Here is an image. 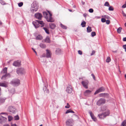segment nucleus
Wrapping results in <instances>:
<instances>
[{
    "instance_id": "nucleus-1",
    "label": "nucleus",
    "mask_w": 126,
    "mask_h": 126,
    "mask_svg": "<svg viewBox=\"0 0 126 126\" xmlns=\"http://www.w3.org/2000/svg\"><path fill=\"white\" fill-rule=\"evenodd\" d=\"M43 13L44 16L47 19L48 22H53L54 21V20L51 17L52 14L50 12H44Z\"/></svg>"
},
{
    "instance_id": "nucleus-2",
    "label": "nucleus",
    "mask_w": 126,
    "mask_h": 126,
    "mask_svg": "<svg viewBox=\"0 0 126 126\" xmlns=\"http://www.w3.org/2000/svg\"><path fill=\"white\" fill-rule=\"evenodd\" d=\"M2 114H4L6 116L7 115V113H6L3 112L0 114V123L1 124L5 123L7 120L6 117L1 115Z\"/></svg>"
},
{
    "instance_id": "nucleus-3",
    "label": "nucleus",
    "mask_w": 126,
    "mask_h": 126,
    "mask_svg": "<svg viewBox=\"0 0 126 126\" xmlns=\"http://www.w3.org/2000/svg\"><path fill=\"white\" fill-rule=\"evenodd\" d=\"M110 113L109 110H107L105 112L102 113L101 114L98 115V116L99 118L101 119H103L106 116H108Z\"/></svg>"
},
{
    "instance_id": "nucleus-4",
    "label": "nucleus",
    "mask_w": 126,
    "mask_h": 126,
    "mask_svg": "<svg viewBox=\"0 0 126 126\" xmlns=\"http://www.w3.org/2000/svg\"><path fill=\"white\" fill-rule=\"evenodd\" d=\"M32 7L31 11L32 12H35L38 9V6L37 3L34 2L32 5Z\"/></svg>"
},
{
    "instance_id": "nucleus-5",
    "label": "nucleus",
    "mask_w": 126,
    "mask_h": 126,
    "mask_svg": "<svg viewBox=\"0 0 126 126\" xmlns=\"http://www.w3.org/2000/svg\"><path fill=\"white\" fill-rule=\"evenodd\" d=\"M18 75H23L25 74V71L23 68H18L16 71Z\"/></svg>"
},
{
    "instance_id": "nucleus-6",
    "label": "nucleus",
    "mask_w": 126,
    "mask_h": 126,
    "mask_svg": "<svg viewBox=\"0 0 126 126\" xmlns=\"http://www.w3.org/2000/svg\"><path fill=\"white\" fill-rule=\"evenodd\" d=\"M13 85L16 86H18L20 84L19 80L17 79L13 80L11 82Z\"/></svg>"
},
{
    "instance_id": "nucleus-7",
    "label": "nucleus",
    "mask_w": 126,
    "mask_h": 126,
    "mask_svg": "<svg viewBox=\"0 0 126 126\" xmlns=\"http://www.w3.org/2000/svg\"><path fill=\"white\" fill-rule=\"evenodd\" d=\"M66 123L68 126H72L73 124V121L72 119H69L66 121Z\"/></svg>"
},
{
    "instance_id": "nucleus-8",
    "label": "nucleus",
    "mask_w": 126,
    "mask_h": 126,
    "mask_svg": "<svg viewBox=\"0 0 126 126\" xmlns=\"http://www.w3.org/2000/svg\"><path fill=\"white\" fill-rule=\"evenodd\" d=\"M105 99L102 98H101L99 100L97 103V105L98 106H100L101 105L105 103Z\"/></svg>"
},
{
    "instance_id": "nucleus-9",
    "label": "nucleus",
    "mask_w": 126,
    "mask_h": 126,
    "mask_svg": "<svg viewBox=\"0 0 126 126\" xmlns=\"http://www.w3.org/2000/svg\"><path fill=\"white\" fill-rule=\"evenodd\" d=\"M8 110L11 113H14L16 112L15 108L13 107L10 106L9 107Z\"/></svg>"
},
{
    "instance_id": "nucleus-10",
    "label": "nucleus",
    "mask_w": 126,
    "mask_h": 126,
    "mask_svg": "<svg viewBox=\"0 0 126 126\" xmlns=\"http://www.w3.org/2000/svg\"><path fill=\"white\" fill-rule=\"evenodd\" d=\"M88 81L87 80L83 81L81 82L82 84L86 89L88 88Z\"/></svg>"
},
{
    "instance_id": "nucleus-11",
    "label": "nucleus",
    "mask_w": 126,
    "mask_h": 126,
    "mask_svg": "<svg viewBox=\"0 0 126 126\" xmlns=\"http://www.w3.org/2000/svg\"><path fill=\"white\" fill-rule=\"evenodd\" d=\"M105 90V89L104 87H101L95 91L94 93V94L95 95L100 92H102L104 91Z\"/></svg>"
},
{
    "instance_id": "nucleus-12",
    "label": "nucleus",
    "mask_w": 126,
    "mask_h": 126,
    "mask_svg": "<svg viewBox=\"0 0 126 126\" xmlns=\"http://www.w3.org/2000/svg\"><path fill=\"white\" fill-rule=\"evenodd\" d=\"M72 89L71 85H69L67 87L66 91L68 93H71L72 92Z\"/></svg>"
},
{
    "instance_id": "nucleus-13",
    "label": "nucleus",
    "mask_w": 126,
    "mask_h": 126,
    "mask_svg": "<svg viewBox=\"0 0 126 126\" xmlns=\"http://www.w3.org/2000/svg\"><path fill=\"white\" fill-rule=\"evenodd\" d=\"M89 113L90 114L92 119L94 121H97V119L94 116L93 113L92 111H89Z\"/></svg>"
},
{
    "instance_id": "nucleus-14",
    "label": "nucleus",
    "mask_w": 126,
    "mask_h": 126,
    "mask_svg": "<svg viewBox=\"0 0 126 126\" xmlns=\"http://www.w3.org/2000/svg\"><path fill=\"white\" fill-rule=\"evenodd\" d=\"M32 24L36 28H37L39 27V24L37 20H36V21H33Z\"/></svg>"
},
{
    "instance_id": "nucleus-15",
    "label": "nucleus",
    "mask_w": 126,
    "mask_h": 126,
    "mask_svg": "<svg viewBox=\"0 0 126 126\" xmlns=\"http://www.w3.org/2000/svg\"><path fill=\"white\" fill-rule=\"evenodd\" d=\"M46 57L47 58H50L51 56V53L50 50L47 49Z\"/></svg>"
},
{
    "instance_id": "nucleus-16",
    "label": "nucleus",
    "mask_w": 126,
    "mask_h": 126,
    "mask_svg": "<svg viewBox=\"0 0 126 126\" xmlns=\"http://www.w3.org/2000/svg\"><path fill=\"white\" fill-rule=\"evenodd\" d=\"M8 83L5 81L4 82L0 83V86L6 87H8Z\"/></svg>"
},
{
    "instance_id": "nucleus-17",
    "label": "nucleus",
    "mask_w": 126,
    "mask_h": 126,
    "mask_svg": "<svg viewBox=\"0 0 126 126\" xmlns=\"http://www.w3.org/2000/svg\"><path fill=\"white\" fill-rule=\"evenodd\" d=\"M35 16L36 18L40 20L41 19L42 16V15L40 13H39L35 14Z\"/></svg>"
},
{
    "instance_id": "nucleus-18",
    "label": "nucleus",
    "mask_w": 126,
    "mask_h": 126,
    "mask_svg": "<svg viewBox=\"0 0 126 126\" xmlns=\"http://www.w3.org/2000/svg\"><path fill=\"white\" fill-rule=\"evenodd\" d=\"M20 61H17L14 62L13 65L15 66H19L20 65Z\"/></svg>"
},
{
    "instance_id": "nucleus-19",
    "label": "nucleus",
    "mask_w": 126,
    "mask_h": 126,
    "mask_svg": "<svg viewBox=\"0 0 126 126\" xmlns=\"http://www.w3.org/2000/svg\"><path fill=\"white\" fill-rule=\"evenodd\" d=\"M91 92V91L89 90H86L84 92V95L85 96H88L89 95Z\"/></svg>"
},
{
    "instance_id": "nucleus-20",
    "label": "nucleus",
    "mask_w": 126,
    "mask_h": 126,
    "mask_svg": "<svg viewBox=\"0 0 126 126\" xmlns=\"http://www.w3.org/2000/svg\"><path fill=\"white\" fill-rule=\"evenodd\" d=\"M49 25L50 28L51 29H54L56 27L54 23H50Z\"/></svg>"
},
{
    "instance_id": "nucleus-21",
    "label": "nucleus",
    "mask_w": 126,
    "mask_h": 126,
    "mask_svg": "<svg viewBox=\"0 0 126 126\" xmlns=\"http://www.w3.org/2000/svg\"><path fill=\"white\" fill-rule=\"evenodd\" d=\"M39 46L41 48H45L46 47V45L43 43H40L39 44Z\"/></svg>"
},
{
    "instance_id": "nucleus-22",
    "label": "nucleus",
    "mask_w": 126,
    "mask_h": 126,
    "mask_svg": "<svg viewBox=\"0 0 126 126\" xmlns=\"http://www.w3.org/2000/svg\"><path fill=\"white\" fill-rule=\"evenodd\" d=\"M45 41L46 43H50V39L49 38L48 36H47L45 39Z\"/></svg>"
},
{
    "instance_id": "nucleus-23",
    "label": "nucleus",
    "mask_w": 126,
    "mask_h": 126,
    "mask_svg": "<svg viewBox=\"0 0 126 126\" xmlns=\"http://www.w3.org/2000/svg\"><path fill=\"white\" fill-rule=\"evenodd\" d=\"M42 39V36L40 35H37L36 38V39L37 40H41Z\"/></svg>"
},
{
    "instance_id": "nucleus-24",
    "label": "nucleus",
    "mask_w": 126,
    "mask_h": 126,
    "mask_svg": "<svg viewBox=\"0 0 126 126\" xmlns=\"http://www.w3.org/2000/svg\"><path fill=\"white\" fill-rule=\"evenodd\" d=\"M56 52L57 54H60L61 53V51L60 49L58 48L56 49Z\"/></svg>"
},
{
    "instance_id": "nucleus-25",
    "label": "nucleus",
    "mask_w": 126,
    "mask_h": 126,
    "mask_svg": "<svg viewBox=\"0 0 126 126\" xmlns=\"http://www.w3.org/2000/svg\"><path fill=\"white\" fill-rule=\"evenodd\" d=\"M87 32H91L92 31L91 28V27H89V26L87 28Z\"/></svg>"
},
{
    "instance_id": "nucleus-26",
    "label": "nucleus",
    "mask_w": 126,
    "mask_h": 126,
    "mask_svg": "<svg viewBox=\"0 0 126 126\" xmlns=\"http://www.w3.org/2000/svg\"><path fill=\"white\" fill-rule=\"evenodd\" d=\"M37 21L39 22V24L42 25V26H41L42 27L44 26V23L43 21L38 20H37Z\"/></svg>"
},
{
    "instance_id": "nucleus-27",
    "label": "nucleus",
    "mask_w": 126,
    "mask_h": 126,
    "mask_svg": "<svg viewBox=\"0 0 126 126\" xmlns=\"http://www.w3.org/2000/svg\"><path fill=\"white\" fill-rule=\"evenodd\" d=\"M86 22L84 21H83L81 23V25L82 27H84L85 26Z\"/></svg>"
},
{
    "instance_id": "nucleus-28",
    "label": "nucleus",
    "mask_w": 126,
    "mask_h": 126,
    "mask_svg": "<svg viewBox=\"0 0 126 126\" xmlns=\"http://www.w3.org/2000/svg\"><path fill=\"white\" fill-rule=\"evenodd\" d=\"M43 28L47 33L48 34H49V31L45 27H43Z\"/></svg>"
},
{
    "instance_id": "nucleus-29",
    "label": "nucleus",
    "mask_w": 126,
    "mask_h": 126,
    "mask_svg": "<svg viewBox=\"0 0 126 126\" xmlns=\"http://www.w3.org/2000/svg\"><path fill=\"white\" fill-rule=\"evenodd\" d=\"M122 29V28L121 27H119L117 30V32L119 33H120Z\"/></svg>"
},
{
    "instance_id": "nucleus-30",
    "label": "nucleus",
    "mask_w": 126,
    "mask_h": 126,
    "mask_svg": "<svg viewBox=\"0 0 126 126\" xmlns=\"http://www.w3.org/2000/svg\"><path fill=\"white\" fill-rule=\"evenodd\" d=\"M6 99L4 98H0V103H3Z\"/></svg>"
},
{
    "instance_id": "nucleus-31",
    "label": "nucleus",
    "mask_w": 126,
    "mask_h": 126,
    "mask_svg": "<svg viewBox=\"0 0 126 126\" xmlns=\"http://www.w3.org/2000/svg\"><path fill=\"white\" fill-rule=\"evenodd\" d=\"M7 68L6 67L4 68L3 70V72L4 73L6 74L7 72Z\"/></svg>"
},
{
    "instance_id": "nucleus-32",
    "label": "nucleus",
    "mask_w": 126,
    "mask_h": 126,
    "mask_svg": "<svg viewBox=\"0 0 126 126\" xmlns=\"http://www.w3.org/2000/svg\"><path fill=\"white\" fill-rule=\"evenodd\" d=\"M104 6L108 7H109L110 5L108 2L107 1L104 4Z\"/></svg>"
},
{
    "instance_id": "nucleus-33",
    "label": "nucleus",
    "mask_w": 126,
    "mask_h": 126,
    "mask_svg": "<svg viewBox=\"0 0 126 126\" xmlns=\"http://www.w3.org/2000/svg\"><path fill=\"white\" fill-rule=\"evenodd\" d=\"M15 120H19V117L18 115H17L14 116Z\"/></svg>"
},
{
    "instance_id": "nucleus-34",
    "label": "nucleus",
    "mask_w": 126,
    "mask_h": 126,
    "mask_svg": "<svg viewBox=\"0 0 126 126\" xmlns=\"http://www.w3.org/2000/svg\"><path fill=\"white\" fill-rule=\"evenodd\" d=\"M13 117L12 116H9L8 117V120L9 121H10L13 119Z\"/></svg>"
},
{
    "instance_id": "nucleus-35",
    "label": "nucleus",
    "mask_w": 126,
    "mask_h": 126,
    "mask_svg": "<svg viewBox=\"0 0 126 126\" xmlns=\"http://www.w3.org/2000/svg\"><path fill=\"white\" fill-rule=\"evenodd\" d=\"M110 61V58L109 57H108L106 60V62L107 63H109Z\"/></svg>"
},
{
    "instance_id": "nucleus-36",
    "label": "nucleus",
    "mask_w": 126,
    "mask_h": 126,
    "mask_svg": "<svg viewBox=\"0 0 126 126\" xmlns=\"http://www.w3.org/2000/svg\"><path fill=\"white\" fill-rule=\"evenodd\" d=\"M61 26L62 28L63 29H66L67 27L64 25H63L62 24H61Z\"/></svg>"
},
{
    "instance_id": "nucleus-37",
    "label": "nucleus",
    "mask_w": 126,
    "mask_h": 126,
    "mask_svg": "<svg viewBox=\"0 0 126 126\" xmlns=\"http://www.w3.org/2000/svg\"><path fill=\"white\" fill-rule=\"evenodd\" d=\"M109 7V11H112L114 9L112 6H110Z\"/></svg>"
},
{
    "instance_id": "nucleus-38",
    "label": "nucleus",
    "mask_w": 126,
    "mask_h": 126,
    "mask_svg": "<svg viewBox=\"0 0 126 126\" xmlns=\"http://www.w3.org/2000/svg\"><path fill=\"white\" fill-rule=\"evenodd\" d=\"M102 17L108 19H109L110 18V17L107 15H104V16H102Z\"/></svg>"
},
{
    "instance_id": "nucleus-39",
    "label": "nucleus",
    "mask_w": 126,
    "mask_h": 126,
    "mask_svg": "<svg viewBox=\"0 0 126 126\" xmlns=\"http://www.w3.org/2000/svg\"><path fill=\"white\" fill-rule=\"evenodd\" d=\"M107 94H99V96L100 97H104L105 95H107Z\"/></svg>"
},
{
    "instance_id": "nucleus-40",
    "label": "nucleus",
    "mask_w": 126,
    "mask_h": 126,
    "mask_svg": "<svg viewBox=\"0 0 126 126\" xmlns=\"http://www.w3.org/2000/svg\"><path fill=\"white\" fill-rule=\"evenodd\" d=\"M126 124V120H125L122 123V125L123 126H124Z\"/></svg>"
},
{
    "instance_id": "nucleus-41",
    "label": "nucleus",
    "mask_w": 126,
    "mask_h": 126,
    "mask_svg": "<svg viewBox=\"0 0 126 126\" xmlns=\"http://www.w3.org/2000/svg\"><path fill=\"white\" fill-rule=\"evenodd\" d=\"M96 35V33L95 32H92L91 33V35L92 36L94 37Z\"/></svg>"
},
{
    "instance_id": "nucleus-42",
    "label": "nucleus",
    "mask_w": 126,
    "mask_h": 126,
    "mask_svg": "<svg viewBox=\"0 0 126 126\" xmlns=\"http://www.w3.org/2000/svg\"><path fill=\"white\" fill-rule=\"evenodd\" d=\"M0 2L2 5H4L5 4V2L3 0H0Z\"/></svg>"
},
{
    "instance_id": "nucleus-43",
    "label": "nucleus",
    "mask_w": 126,
    "mask_h": 126,
    "mask_svg": "<svg viewBox=\"0 0 126 126\" xmlns=\"http://www.w3.org/2000/svg\"><path fill=\"white\" fill-rule=\"evenodd\" d=\"M6 75L3 76L1 78V79L5 80L6 79Z\"/></svg>"
},
{
    "instance_id": "nucleus-44",
    "label": "nucleus",
    "mask_w": 126,
    "mask_h": 126,
    "mask_svg": "<svg viewBox=\"0 0 126 126\" xmlns=\"http://www.w3.org/2000/svg\"><path fill=\"white\" fill-rule=\"evenodd\" d=\"M23 5V3L22 2H20L18 3V5L19 7H21Z\"/></svg>"
},
{
    "instance_id": "nucleus-45",
    "label": "nucleus",
    "mask_w": 126,
    "mask_h": 126,
    "mask_svg": "<svg viewBox=\"0 0 126 126\" xmlns=\"http://www.w3.org/2000/svg\"><path fill=\"white\" fill-rule=\"evenodd\" d=\"M101 21L102 22L104 23L106 22V20L105 18H102L101 19Z\"/></svg>"
},
{
    "instance_id": "nucleus-46",
    "label": "nucleus",
    "mask_w": 126,
    "mask_h": 126,
    "mask_svg": "<svg viewBox=\"0 0 126 126\" xmlns=\"http://www.w3.org/2000/svg\"><path fill=\"white\" fill-rule=\"evenodd\" d=\"M70 107V105L68 103H67V105L65 106V107L67 108H69Z\"/></svg>"
},
{
    "instance_id": "nucleus-47",
    "label": "nucleus",
    "mask_w": 126,
    "mask_h": 126,
    "mask_svg": "<svg viewBox=\"0 0 126 126\" xmlns=\"http://www.w3.org/2000/svg\"><path fill=\"white\" fill-rule=\"evenodd\" d=\"M89 12L91 13H92L94 11L92 9H90L89 10Z\"/></svg>"
},
{
    "instance_id": "nucleus-48",
    "label": "nucleus",
    "mask_w": 126,
    "mask_h": 126,
    "mask_svg": "<svg viewBox=\"0 0 126 126\" xmlns=\"http://www.w3.org/2000/svg\"><path fill=\"white\" fill-rule=\"evenodd\" d=\"M106 22V23L107 24H109L110 23V21L109 20H107Z\"/></svg>"
},
{
    "instance_id": "nucleus-49",
    "label": "nucleus",
    "mask_w": 126,
    "mask_h": 126,
    "mask_svg": "<svg viewBox=\"0 0 126 126\" xmlns=\"http://www.w3.org/2000/svg\"><path fill=\"white\" fill-rule=\"evenodd\" d=\"M126 7V2H125V4L122 6V8H125Z\"/></svg>"
},
{
    "instance_id": "nucleus-50",
    "label": "nucleus",
    "mask_w": 126,
    "mask_h": 126,
    "mask_svg": "<svg viewBox=\"0 0 126 126\" xmlns=\"http://www.w3.org/2000/svg\"><path fill=\"white\" fill-rule=\"evenodd\" d=\"M78 53L79 54H80V55L82 54V52L80 50H78Z\"/></svg>"
},
{
    "instance_id": "nucleus-51",
    "label": "nucleus",
    "mask_w": 126,
    "mask_h": 126,
    "mask_svg": "<svg viewBox=\"0 0 126 126\" xmlns=\"http://www.w3.org/2000/svg\"><path fill=\"white\" fill-rule=\"evenodd\" d=\"M71 110H67V111H66V112H65V113L66 114H67V113H70V112H71Z\"/></svg>"
},
{
    "instance_id": "nucleus-52",
    "label": "nucleus",
    "mask_w": 126,
    "mask_h": 126,
    "mask_svg": "<svg viewBox=\"0 0 126 126\" xmlns=\"http://www.w3.org/2000/svg\"><path fill=\"white\" fill-rule=\"evenodd\" d=\"M91 76L93 77V79H94V80H95V76H94V74H91Z\"/></svg>"
},
{
    "instance_id": "nucleus-53",
    "label": "nucleus",
    "mask_w": 126,
    "mask_h": 126,
    "mask_svg": "<svg viewBox=\"0 0 126 126\" xmlns=\"http://www.w3.org/2000/svg\"><path fill=\"white\" fill-rule=\"evenodd\" d=\"M32 50H33V51H34V52L35 53V54H36V55H37V52H36V51H35V49H33V48H32Z\"/></svg>"
},
{
    "instance_id": "nucleus-54",
    "label": "nucleus",
    "mask_w": 126,
    "mask_h": 126,
    "mask_svg": "<svg viewBox=\"0 0 126 126\" xmlns=\"http://www.w3.org/2000/svg\"><path fill=\"white\" fill-rule=\"evenodd\" d=\"M95 53V51H92V53L91 54V55H93Z\"/></svg>"
},
{
    "instance_id": "nucleus-55",
    "label": "nucleus",
    "mask_w": 126,
    "mask_h": 126,
    "mask_svg": "<svg viewBox=\"0 0 126 126\" xmlns=\"http://www.w3.org/2000/svg\"><path fill=\"white\" fill-rule=\"evenodd\" d=\"M46 91L47 93H48L49 92V90L48 89H46Z\"/></svg>"
},
{
    "instance_id": "nucleus-56",
    "label": "nucleus",
    "mask_w": 126,
    "mask_h": 126,
    "mask_svg": "<svg viewBox=\"0 0 126 126\" xmlns=\"http://www.w3.org/2000/svg\"><path fill=\"white\" fill-rule=\"evenodd\" d=\"M6 77H9L10 76V75L8 73V74H6Z\"/></svg>"
},
{
    "instance_id": "nucleus-57",
    "label": "nucleus",
    "mask_w": 126,
    "mask_h": 126,
    "mask_svg": "<svg viewBox=\"0 0 126 126\" xmlns=\"http://www.w3.org/2000/svg\"><path fill=\"white\" fill-rule=\"evenodd\" d=\"M123 16L125 17L126 19V14L125 13H124V12L123 13Z\"/></svg>"
},
{
    "instance_id": "nucleus-58",
    "label": "nucleus",
    "mask_w": 126,
    "mask_h": 126,
    "mask_svg": "<svg viewBox=\"0 0 126 126\" xmlns=\"http://www.w3.org/2000/svg\"><path fill=\"white\" fill-rule=\"evenodd\" d=\"M123 47L125 49H126V45H124L123 46Z\"/></svg>"
},
{
    "instance_id": "nucleus-59",
    "label": "nucleus",
    "mask_w": 126,
    "mask_h": 126,
    "mask_svg": "<svg viewBox=\"0 0 126 126\" xmlns=\"http://www.w3.org/2000/svg\"><path fill=\"white\" fill-rule=\"evenodd\" d=\"M123 41H126V37L123 38Z\"/></svg>"
},
{
    "instance_id": "nucleus-60",
    "label": "nucleus",
    "mask_w": 126,
    "mask_h": 126,
    "mask_svg": "<svg viewBox=\"0 0 126 126\" xmlns=\"http://www.w3.org/2000/svg\"><path fill=\"white\" fill-rule=\"evenodd\" d=\"M11 126H17V125L16 124H12Z\"/></svg>"
},
{
    "instance_id": "nucleus-61",
    "label": "nucleus",
    "mask_w": 126,
    "mask_h": 126,
    "mask_svg": "<svg viewBox=\"0 0 126 126\" xmlns=\"http://www.w3.org/2000/svg\"><path fill=\"white\" fill-rule=\"evenodd\" d=\"M95 18H96V19H97V18H100V17H99V16H96V17H95Z\"/></svg>"
},
{
    "instance_id": "nucleus-62",
    "label": "nucleus",
    "mask_w": 126,
    "mask_h": 126,
    "mask_svg": "<svg viewBox=\"0 0 126 126\" xmlns=\"http://www.w3.org/2000/svg\"><path fill=\"white\" fill-rule=\"evenodd\" d=\"M112 52L114 53H116L117 52V51L116 50V51H112Z\"/></svg>"
},
{
    "instance_id": "nucleus-63",
    "label": "nucleus",
    "mask_w": 126,
    "mask_h": 126,
    "mask_svg": "<svg viewBox=\"0 0 126 126\" xmlns=\"http://www.w3.org/2000/svg\"><path fill=\"white\" fill-rule=\"evenodd\" d=\"M71 113H74V112L72 110H71Z\"/></svg>"
},
{
    "instance_id": "nucleus-64",
    "label": "nucleus",
    "mask_w": 126,
    "mask_h": 126,
    "mask_svg": "<svg viewBox=\"0 0 126 126\" xmlns=\"http://www.w3.org/2000/svg\"><path fill=\"white\" fill-rule=\"evenodd\" d=\"M3 126H9V125H4Z\"/></svg>"
}]
</instances>
